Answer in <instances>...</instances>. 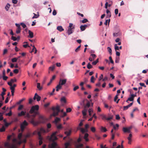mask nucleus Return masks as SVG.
Here are the masks:
<instances>
[{"label":"nucleus","mask_w":148,"mask_h":148,"mask_svg":"<svg viewBox=\"0 0 148 148\" xmlns=\"http://www.w3.org/2000/svg\"><path fill=\"white\" fill-rule=\"evenodd\" d=\"M57 132H55L53 133L50 136H48L47 139L50 141L53 142L51 144V148H54L57 145V144L55 141L57 139L56 136Z\"/></svg>","instance_id":"obj_1"},{"label":"nucleus","mask_w":148,"mask_h":148,"mask_svg":"<svg viewBox=\"0 0 148 148\" xmlns=\"http://www.w3.org/2000/svg\"><path fill=\"white\" fill-rule=\"evenodd\" d=\"M47 121V119L43 115H39L38 117V121H35L34 120L35 124H33L34 126L38 125L40 123H45Z\"/></svg>","instance_id":"obj_2"},{"label":"nucleus","mask_w":148,"mask_h":148,"mask_svg":"<svg viewBox=\"0 0 148 148\" xmlns=\"http://www.w3.org/2000/svg\"><path fill=\"white\" fill-rule=\"evenodd\" d=\"M52 110L53 112V116H56L58 115L60 111V107L59 106H57L56 107H53Z\"/></svg>","instance_id":"obj_3"},{"label":"nucleus","mask_w":148,"mask_h":148,"mask_svg":"<svg viewBox=\"0 0 148 148\" xmlns=\"http://www.w3.org/2000/svg\"><path fill=\"white\" fill-rule=\"evenodd\" d=\"M39 108V106L38 105H36L33 106L30 110L29 113L30 114H32L34 113L36 111H38Z\"/></svg>","instance_id":"obj_4"},{"label":"nucleus","mask_w":148,"mask_h":148,"mask_svg":"<svg viewBox=\"0 0 148 148\" xmlns=\"http://www.w3.org/2000/svg\"><path fill=\"white\" fill-rule=\"evenodd\" d=\"M41 132H38V135L39 136L38 139L39 140V144L40 145H41L42 143V138L41 136V132H48L49 130H40Z\"/></svg>","instance_id":"obj_5"},{"label":"nucleus","mask_w":148,"mask_h":148,"mask_svg":"<svg viewBox=\"0 0 148 148\" xmlns=\"http://www.w3.org/2000/svg\"><path fill=\"white\" fill-rule=\"evenodd\" d=\"M26 117L28 118V119L29 121L32 125L33 124H34L35 123L34 121V120L33 118L30 115L29 113H27L26 115Z\"/></svg>","instance_id":"obj_6"},{"label":"nucleus","mask_w":148,"mask_h":148,"mask_svg":"<svg viewBox=\"0 0 148 148\" xmlns=\"http://www.w3.org/2000/svg\"><path fill=\"white\" fill-rule=\"evenodd\" d=\"M3 121L4 123V125L2 126V128L0 129V130H5V128L8 127L10 124V123H8L6 122V119H4Z\"/></svg>","instance_id":"obj_7"},{"label":"nucleus","mask_w":148,"mask_h":148,"mask_svg":"<svg viewBox=\"0 0 148 148\" xmlns=\"http://www.w3.org/2000/svg\"><path fill=\"white\" fill-rule=\"evenodd\" d=\"M28 124V123L26 121H24L23 122L21 123V130H24Z\"/></svg>","instance_id":"obj_8"},{"label":"nucleus","mask_w":148,"mask_h":148,"mask_svg":"<svg viewBox=\"0 0 148 148\" xmlns=\"http://www.w3.org/2000/svg\"><path fill=\"white\" fill-rule=\"evenodd\" d=\"M67 82L66 79H60L59 82V84H60L61 86L64 85Z\"/></svg>","instance_id":"obj_9"},{"label":"nucleus","mask_w":148,"mask_h":148,"mask_svg":"<svg viewBox=\"0 0 148 148\" xmlns=\"http://www.w3.org/2000/svg\"><path fill=\"white\" fill-rule=\"evenodd\" d=\"M124 133H130L129 134V136L127 137V139L128 140H131V138L132 136V134L131 133V131L130 130H123Z\"/></svg>","instance_id":"obj_10"},{"label":"nucleus","mask_w":148,"mask_h":148,"mask_svg":"<svg viewBox=\"0 0 148 148\" xmlns=\"http://www.w3.org/2000/svg\"><path fill=\"white\" fill-rule=\"evenodd\" d=\"M68 28V29L67 32V33L68 35H70V34H72L73 33V29H74L75 26L74 25L73 27H72V28Z\"/></svg>","instance_id":"obj_11"},{"label":"nucleus","mask_w":148,"mask_h":148,"mask_svg":"<svg viewBox=\"0 0 148 148\" xmlns=\"http://www.w3.org/2000/svg\"><path fill=\"white\" fill-rule=\"evenodd\" d=\"M89 25H81L80 27L81 30L82 31H84L86 29V28L88 26H89Z\"/></svg>","instance_id":"obj_12"},{"label":"nucleus","mask_w":148,"mask_h":148,"mask_svg":"<svg viewBox=\"0 0 148 148\" xmlns=\"http://www.w3.org/2000/svg\"><path fill=\"white\" fill-rule=\"evenodd\" d=\"M131 97H129L128 98V100H129L130 101H133L134 100V97L136 96V95H135L134 94H131Z\"/></svg>","instance_id":"obj_13"},{"label":"nucleus","mask_w":148,"mask_h":148,"mask_svg":"<svg viewBox=\"0 0 148 148\" xmlns=\"http://www.w3.org/2000/svg\"><path fill=\"white\" fill-rule=\"evenodd\" d=\"M15 137V134L13 133H12L11 135H9L7 136V139L8 140H10L11 137L14 138Z\"/></svg>","instance_id":"obj_14"},{"label":"nucleus","mask_w":148,"mask_h":148,"mask_svg":"<svg viewBox=\"0 0 148 148\" xmlns=\"http://www.w3.org/2000/svg\"><path fill=\"white\" fill-rule=\"evenodd\" d=\"M56 78V76L54 75L53 76L52 78L50 79V82L48 83L47 85L49 86L50 85V84L52 82V81L55 79Z\"/></svg>","instance_id":"obj_15"},{"label":"nucleus","mask_w":148,"mask_h":148,"mask_svg":"<svg viewBox=\"0 0 148 148\" xmlns=\"http://www.w3.org/2000/svg\"><path fill=\"white\" fill-rule=\"evenodd\" d=\"M72 141V139H70V140L65 143V148H68L71 142Z\"/></svg>","instance_id":"obj_16"},{"label":"nucleus","mask_w":148,"mask_h":148,"mask_svg":"<svg viewBox=\"0 0 148 148\" xmlns=\"http://www.w3.org/2000/svg\"><path fill=\"white\" fill-rule=\"evenodd\" d=\"M57 29L58 30L61 32L64 30V29L62 28V27L61 26H58Z\"/></svg>","instance_id":"obj_17"},{"label":"nucleus","mask_w":148,"mask_h":148,"mask_svg":"<svg viewBox=\"0 0 148 148\" xmlns=\"http://www.w3.org/2000/svg\"><path fill=\"white\" fill-rule=\"evenodd\" d=\"M29 34V37L31 38H32L34 36L33 33L32 32H31L30 30H29L28 31Z\"/></svg>","instance_id":"obj_18"},{"label":"nucleus","mask_w":148,"mask_h":148,"mask_svg":"<svg viewBox=\"0 0 148 148\" xmlns=\"http://www.w3.org/2000/svg\"><path fill=\"white\" fill-rule=\"evenodd\" d=\"M62 87V86L58 84L56 87V91H58L59 90L61 89Z\"/></svg>","instance_id":"obj_19"},{"label":"nucleus","mask_w":148,"mask_h":148,"mask_svg":"<svg viewBox=\"0 0 148 148\" xmlns=\"http://www.w3.org/2000/svg\"><path fill=\"white\" fill-rule=\"evenodd\" d=\"M88 133H86L84 136V138L85 139L86 141H88Z\"/></svg>","instance_id":"obj_20"},{"label":"nucleus","mask_w":148,"mask_h":148,"mask_svg":"<svg viewBox=\"0 0 148 148\" xmlns=\"http://www.w3.org/2000/svg\"><path fill=\"white\" fill-rule=\"evenodd\" d=\"M25 113L26 112H25L23 111H22L20 113H18V115L19 116H24L25 115Z\"/></svg>","instance_id":"obj_21"},{"label":"nucleus","mask_w":148,"mask_h":148,"mask_svg":"<svg viewBox=\"0 0 148 148\" xmlns=\"http://www.w3.org/2000/svg\"><path fill=\"white\" fill-rule=\"evenodd\" d=\"M21 27H17V28H16V33L17 34H18L20 33L21 32Z\"/></svg>","instance_id":"obj_22"},{"label":"nucleus","mask_w":148,"mask_h":148,"mask_svg":"<svg viewBox=\"0 0 148 148\" xmlns=\"http://www.w3.org/2000/svg\"><path fill=\"white\" fill-rule=\"evenodd\" d=\"M68 131H65L64 132L65 134H66L67 136H68L70 135L71 132V130H68Z\"/></svg>","instance_id":"obj_23"},{"label":"nucleus","mask_w":148,"mask_h":148,"mask_svg":"<svg viewBox=\"0 0 148 148\" xmlns=\"http://www.w3.org/2000/svg\"><path fill=\"white\" fill-rule=\"evenodd\" d=\"M8 84L10 86V88L11 90H15V88L13 86L12 84L10 83H8Z\"/></svg>","instance_id":"obj_24"},{"label":"nucleus","mask_w":148,"mask_h":148,"mask_svg":"<svg viewBox=\"0 0 148 148\" xmlns=\"http://www.w3.org/2000/svg\"><path fill=\"white\" fill-rule=\"evenodd\" d=\"M90 106V103L89 101H88L86 104V105L84 106V108L86 109L87 108H89Z\"/></svg>","instance_id":"obj_25"},{"label":"nucleus","mask_w":148,"mask_h":148,"mask_svg":"<svg viewBox=\"0 0 148 148\" xmlns=\"http://www.w3.org/2000/svg\"><path fill=\"white\" fill-rule=\"evenodd\" d=\"M133 128V127L132 126H131L127 127H123L122 130H130Z\"/></svg>","instance_id":"obj_26"},{"label":"nucleus","mask_w":148,"mask_h":148,"mask_svg":"<svg viewBox=\"0 0 148 148\" xmlns=\"http://www.w3.org/2000/svg\"><path fill=\"white\" fill-rule=\"evenodd\" d=\"M37 88L39 90H41L42 89V87L40 86V83H37Z\"/></svg>","instance_id":"obj_27"},{"label":"nucleus","mask_w":148,"mask_h":148,"mask_svg":"<svg viewBox=\"0 0 148 148\" xmlns=\"http://www.w3.org/2000/svg\"><path fill=\"white\" fill-rule=\"evenodd\" d=\"M16 82V79H11L10 80V82H8V83H10L11 84H12L14 82Z\"/></svg>","instance_id":"obj_28"},{"label":"nucleus","mask_w":148,"mask_h":148,"mask_svg":"<svg viewBox=\"0 0 148 148\" xmlns=\"http://www.w3.org/2000/svg\"><path fill=\"white\" fill-rule=\"evenodd\" d=\"M87 110L84 108V110L82 111V113L84 116H85L86 115V112Z\"/></svg>","instance_id":"obj_29"},{"label":"nucleus","mask_w":148,"mask_h":148,"mask_svg":"<svg viewBox=\"0 0 148 148\" xmlns=\"http://www.w3.org/2000/svg\"><path fill=\"white\" fill-rule=\"evenodd\" d=\"M33 14L34 15V16L32 17V18L33 19L34 18H37L39 17V14H36L34 13Z\"/></svg>","instance_id":"obj_30"},{"label":"nucleus","mask_w":148,"mask_h":148,"mask_svg":"<svg viewBox=\"0 0 148 148\" xmlns=\"http://www.w3.org/2000/svg\"><path fill=\"white\" fill-rule=\"evenodd\" d=\"M10 5L9 4L7 3V5H6V6L5 7V9L6 10V11H8L10 8Z\"/></svg>","instance_id":"obj_31"},{"label":"nucleus","mask_w":148,"mask_h":148,"mask_svg":"<svg viewBox=\"0 0 148 148\" xmlns=\"http://www.w3.org/2000/svg\"><path fill=\"white\" fill-rule=\"evenodd\" d=\"M61 101L62 102H63L64 103H66V100L64 97H63L61 98Z\"/></svg>","instance_id":"obj_32"},{"label":"nucleus","mask_w":148,"mask_h":148,"mask_svg":"<svg viewBox=\"0 0 148 148\" xmlns=\"http://www.w3.org/2000/svg\"><path fill=\"white\" fill-rule=\"evenodd\" d=\"M87 68L88 69H90L92 68V66L90 64V63H89L87 65Z\"/></svg>","instance_id":"obj_33"},{"label":"nucleus","mask_w":148,"mask_h":148,"mask_svg":"<svg viewBox=\"0 0 148 148\" xmlns=\"http://www.w3.org/2000/svg\"><path fill=\"white\" fill-rule=\"evenodd\" d=\"M113 118V116L112 115H110L109 117L107 118H106V120L107 121H109L111 119H112Z\"/></svg>","instance_id":"obj_34"},{"label":"nucleus","mask_w":148,"mask_h":148,"mask_svg":"<svg viewBox=\"0 0 148 148\" xmlns=\"http://www.w3.org/2000/svg\"><path fill=\"white\" fill-rule=\"evenodd\" d=\"M81 47V45L79 46L75 49V51L76 52H77L78 51H79L80 50V48Z\"/></svg>","instance_id":"obj_35"},{"label":"nucleus","mask_w":148,"mask_h":148,"mask_svg":"<svg viewBox=\"0 0 148 148\" xmlns=\"http://www.w3.org/2000/svg\"><path fill=\"white\" fill-rule=\"evenodd\" d=\"M22 134L21 133H19L18 135V138L19 140H21L22 137Z\"/></svg>","instance_id":"obj_36"},{"label":"nucleus","mask_w":148,"mask_h":148,"mask_svg":"<svg viewBox=\"0 0 148 148\" xmlns=\"http://www.w3.org/2000/svg\"><path fill=\"white\" fill-rule=\"evenodd\" d=\"M18 60V58H13L12 59V62H16L17 61V60Z\"/></svg>","instance_id":"obj_37"},{"label":"nucleus","mask_w":148,"mask_h":148,"mask_svg":"<svg viewBox=\"0 0 148 148\" xmlns=\"http://www.w3.org/2000/svg\"><path fill=\"white\" fill-rule=\"evenodd\" d=\"M98 62V59H97L96 60L93 62L92 63V64L93 65H95Z\"/></svg>","instance_id":"obj_38"},{"label":"nucleus","mask_w":148,"mask_h":148,"mask_svg":"<svg viewBox=\"0 0 148 148\" xmlns=\"http://www.w3.org/2000/svg\"><path fill=\"white\" fill-rule=\"evenodd\" d=\"M95 79V78L94 77V76H92L91 77V79H90V82L92 83H94V80Z\"/></svg>","instance_id":"obj_39"},{"label":"nucleus","mask_w":148,"mask_h":148,"mask_svg":"<svg viewBox=\"0 0 148 148\" xmlns=\"http://www.w3.org/2000/svg\"><path fill=\"white\" fill-rule=\"evenodd\" d=\"M107 49L108 50V51L109 52V53L110 54H112V49L110 47H108Z\"/></svg>","instance_id":"obj_40"},{"label":"nucleus","mask_w":148,"mask_h":148,"mask_svg":"<svg viewBox=\"0 0 148 148\" xmlns=\"http://www.w3.org/2000/svg\"><path fill=\"white\" fill-rule=\"evenodd\" d=\"M55 66L54 65L52 66H50L49 68V69L53 71L55 69Z\"/></svg>","instance_id":"obj_41"},{"label":"nucleus","mask_w":148,"mask_h":148,"mask_svg":"<svg viewBox=\"0 0 148 148\" xmlns=\"http://www.w3.org/2000/svg\"><path fill=\"white\" fill-rule=\"evenodd\" d=\"M123 142V141H122L121 146L120 145H119L116 148H124L122 144V143Z\"/></svg>","instance_id":"obj_42"},{"label":"nucleus","mask_w":148,"mask_h":148,"mask_svg":"<svg viewBox=\"0 0 148 148\" xmlns=\"http://www.w3.org/2000/svg\"><path fill=\"white\" fill-rule=\"evenodd\" d=\"M83 23H85L88 21V20L86 18H84L83 20L81 21Z\"/></svg>","instance_id":"obj_43"},{"label":"nucleus","mask_w":148,"mask_h":148,"mask_svg":"<svg viewBox=\"0 0 148 148\" xmlns=\"http://www.w3.org/2000/svg\"><path fill=\"white\" fill-rule=\"evenodd\" d=\"M60 119L59 118L56 117L55 119V121L56 123H57L58 121H60Z\"/></svg>","instance_id":"obj_44"},{"label":"nucleus","mask_w":148,"mask_h":148,"mask_svg":"<svg viewBox=\"0 0 148 148\" xmlns=\"http://www.w3.org/2000/svg\"><path fill=\"white\" fill-rule=\"evenodd\" d=\"M36 99L37 101H38L40 100L41 97L37 95Z\"/></svg>","instance_id":"obj_45"},{"label":"nucleus","mask_w":148,"mask_h":148,"mask_svg":"<svg viewBox=\"0 0 148 148\" xmlns=\"http://www.w3.org/2000/svg\"><path fill=\"white\" fill-rule=\"evenodd\" d=\"M114 49L116 51L117 50H119V47L118 46H117L116 44H115L114 45Z\"/></svg>","instance_id":"obj_46"},{"label":"nucleus","mask_w":148,"mask_h":148,"mask_svg":"<svg viewBox=\"0 0 148 148\" xmlns=\"http://www.w3.org/2000/svg\"><path fill=\"white\" fill-rule=\"evenodd\" d=\"M12 40L13 41H15L17 40V38L16 37L12 36L11 37Z\"/></svg>","instance_id":"obj_47"},{"label":"nucleus","mask_w":148,"mask_h":148,"mask_svg":"<svg viewBox=\"0 0 148 148\" xmlns=\"http://www.w3.org/2000/svg\"><path fill=\"white\" fill-rule=\"evenodd\" d=\"M119 57H116V58L115 62L116 63H119Z\"/></svg>","instance_id":"obj_48"},{"label":"nucleus","mask_w":148,"mask_h":148,"mask_svg":"<svg viewBox=\"0 0 148 148\" xmlns=\"http://www.w3.org/2000/svg\"><path fill=\"white\" fill-rule=\"evenodd\" d=\"M25 100V99L24 98H23L22 99L20 100L17 103V104H20L22 101H23L24 100Z\"/></svg>","instance_id":"obj_49"},{"label":"nucleus","mask_w":148,"mask_h":148,"mask_svg":"<svg viewBox=\"0 0 148 148\" xmlns=\"http://www.w3.org/2000/svg\"><path fill=\"white\" fill-rule=\"evenodd\" d=\"M113 130H111V133H112V139H114L115 134L113 133Z\"/></svg>","instance_id":"obj_50"},{"label":"nucleus","mask_w":148,"mask_h":148,"mask_svg":"<svg viewBox=\"0 0 148 148\" xmlns=\"http://www.w3.org/2000/svg\"><path fill=\"white\" fill-rule=\"evenodd\" d=\"M119 127V124H116L115 125H113V128L114 130H116V128H118Z\"/></svg>","instance_id":"obj_51"},{"label":"nucleus","mask_w":148,"mask_h":148,"mask_svg":"<svg viewBox=\"0 0 148 148\" xmlns=\"http://www.w3.org/2000/svg\"><path fill=\"white\" fill-rule=\"evenodd\" d=\"M19 71L18 69H16L14 70L13 72L14 73L17 74L18 73Z\"/></svg>","instance_id":"obj_52"},{"label":"nucleus","mask_w":148,"mask_h":148,"mask_svg":"<svg viewBox=\"0 0 148 148\" xmlns=\"http://www.w3.org/2000/svg\"><path fill=\"white\" fill-rule=\"evenodd\" d=\"M21 25L22 26L23 28H25L27 27L26 25L24 23H21Z\"/></svg>","instance_id":"obj_53"},{"label":"nucleus","mask_w":148,"mask_h":148,"mask_svg":"<svg viewBox=\"0 0 148 148\" xmlns=\"http://www.w3.org/2000/svg\"><path fill=\"white\" fill-rule=\"evenodd\" d=\"M79 88V87L78 86H75L73 88V90L74 91H76L77 89Z\"/></svg>","instance_id":"obj_54"},{"label":"nucleus","mask_w":148,"mask_h":148,"mask_svg":"<svg viewBox=\"0 0 148 148\" xmlns=\"http://www.w3.org/2000/svg\"><path fill=\"white\" fill-rule=\"evenodd\" d=\"M116 120H119L120 119V117L119 114L116 115Z\"/></svg>","instance_id":"obj_55"},{"label":"nucleus","mask_w":148,"mask_h":148,"mask_svg":"<svg viewBox=\"0 0 148 148\" xmlns=\"http://www.w3.org/2000/svg\"><path fill=\"white\" fill-rule=\"evenodd\" d=\"M72 110V109L70 108H68L66 109V112H69Z\"/></svg>","instance_id":"obj_56"},{"label":"nucleus","mask_w":148,"mask_h":148,"mask_svg":"<svg viewBox=\"0 0 148 148\" xmlns=\"http://www.w3.org/2000/svg\"><path fill=\"white\" fill-rule=\"evenodd\" d=\"M129 107L128 106H123V110H127Z\"/></svg>","instance_id":"obj_57"},{"label":"nucleus","mask_w":148,"mask_h":148,"mask_svg":"<svg viewBox=\"0 0 148 148\" xmlns=\"http://www.w3.org/2000/svg\"><path fill=\"white\" fill-rule=\"evenodd\" d=\"M109 59L110 61V62L112 64H114V61L112 60V57L111 56H110L109 57Z\"/></svg>","instance_id":"obj_58"},{"label":"nucleus","mask_w":148,"mask_h":148,"mask_svg":"<svg viewBox=\"0 0 148 148\" xmlns=\"http://www.w3.org/2000/svg\"><path fill=\"white\" fill-rule=\"evenodd\" d=\"M23 105H20L18 109V110H21L23 108Z\"/></svg>","instance_id":"obj_59"},{"label":"nucleus","mask_w":148,"mask_h":148,"mask_svg":"<svg viewBox=\"0 0 148 148\" xmlns=\"http://www.w3.org/2000/svg\"><path fill=\"white\" fill-rule=\"evenodd\" d=\"M47 127L48 129H50L51 127V125L50 123H49L47 124Z\"/></svg>","instance_id":"obj_60"},{"label":"nucleus","mask_w":148,"mask_h":148,"mask_svg":"<svg viewBox=\"0 0 148 148\" xmlns=\"http://www.w3.org/2000/svg\"><path fill=\"white\" fill-rule=\"evenodd\" d=\"M9 99L10 98H9L8 97H7L5 101V103H7L8 102Z\"/></svg>","instance_id":"obj_61"},{"label":"nucleus","mask_w":148,"mask_h":148,"mask_svg":"<svg viewBox=\"0 0 148 148\" xmlns=\"http://www.w3.org/2000/svg\"><path fill=\"white\" fill-rule=\"evenodd\" d=\"M90 56H92L93 59H94L96 57V55L95 54H91Z\"/></svg>","instance_id":"obj_62"},{"label":"nucleus","mask_w":148,"mask_h":148,"mask_svg":"<svg viewBox=\"0 0 148 148\" xmlns=\"http://www.w3.org/2000/svg\"><path fill=\"white\" fill-rule=\"evenodd\" d=\"M52 14H53V15L54 16L56 15V14L57 12H56V11L55 10H53Z\"/></svg>","instance_id":"obj_63"},{"label":"nucleus","mask_w":148,"mask_h":148,"mask_svg":"<svg viewBox=\"0 0 148 148\" xmlns=\"http://www.w3.org/2000/svg\"><path fill=\"white\" fill-rule=\"evenodd\" d=\"M10 148H16V147L15 145L12 144L10 146Z\"/></svg>","instance_id":"obj_64"}]
</instances>
